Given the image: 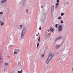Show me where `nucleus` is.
<instances>
[{"mask_svg":"<svg viewBox=\"0 0 73 73\" xmlns=\"http://www.w3.org/2000/svg\"><path fill=\"white\" fill-rule=\"evenodd\" d=\"M69 3L68 2H67L65 3L64 4V5L65 7H66L68 5H69Z\"/></svg>","mask_w":73,"mask_h":73,"instance_id":"f8f14e48","label":"nucleus"},{"mask_svg":"<svg viewBox=\"0 0 73 73\" xmlns=\"http://www.w3.org/2000/svg\"><path fill=\"white\" fill-rule=\"evenodd\" d=\"M20 41L21 42H24V40H23L22 39Z\"/></svg>","mask_w":73,"mask_h":73,"instance_id":"bb28decb","label":"nucleus"},{"mask_svg":"<svg viewBox=\"0 0 73 73\" xmlns=\"http://www.w3.org/2000/svg\"><path fill=\"white\" fill-rule=\"evenodd\" d=\"M7 1V0H2L1 2H0V4H3L4 3H5Z\"/></svg>","mask_w":73,"mask_h":73,"instance_id":"9d476101","label":"nucleus"},{"mask_svg":"<svg viewBox=\"0 0 73 73\" xmlns=\"http://www.w3.org/2000/svg\"><path fill=\"white\" fill-rule=\"evenodd\" d=\"M70 49V47L69 46H68L67 47L66 49V52H69V50Z\"/></svg>","mask_w":73,"mask_h":73,"instance_id":"6e6552de","label":"nucleus"},{"mask_svg":"<svg viewBox=\"0 0 73 73\" xmlns=\"http://www.w3.org/2000/svg\"><path fill=\"white\" fill-rule=\"evenodd\" d=\"M48 33H47V31H46L45 33V38L46 39L48 38Z\"/></svg>","mask_w":73,"mask_h":73,"instance_id":"0eeeda50","label":"nucleus"},{"mask_svg":"<svg viewBox=\"0 0 73 73\" xmlns=\"http://www.w3.org/2000/svg\"><path fill=\"white\" fill-rule=\"evenodd\" d=\"M4 25V23L3 22H2L1 24V26H2V25Z\"/></svg>","mask_w":73,"mask_h":73,"instance_id":"5701e85b","label":"nucleus"},{"mask_svg":"<svg viewBox=\"0 0 73 73\" xmlns=\"http://www.w3.org/2000/svg\"><path fill=\"white\" fill-rule=\"evenodd\" d=\"M2 22L1 21H0V24H1V23H2Z\"/></svg>","mask_w":73,"mask_h":73,"instance_id":"c9c22d12","label":"nucleus"},{"mask_svg":"<svg viewBox=\"0 0 73 73\" xmlns=\"http://www.w3.org/2000/svg\"><path fill=\"white\" fill-rule=\"evenodd\" d=\"M60 54V52H57L56 54Z\"/></svg>","mask_w":73,"mask_h":73,"instance_id":"f704fd0d","label":"nucleus"},{"mask_svg":"<svg viewBox=\"0 0 73 73\" xmlns=\"http://www.w3.org/2000/svg\"><path fill=\"white\" fill-rule=\"evenodd\" d=\"M61 45H62V44H58L56 45L55 46V48L56 49H59L60 48H61Z\"/></svg>","mask_w":73,"mask_h":73,"instance_id":"39448f33","label":"nucleus"},{"mask_svg":"<svg viewBox=\"0 0 73 73\" xmlns=\"http://www.w3.org/2000/svg\"><path fill=\"white\" fill-rule=\"evenodd\" d=\"M54 55V53H53L52 54L50 53L49 54L48 57L47 58H48V59H49V60H51L52 59V57H53Z\"/></svg>","mask_w":73,"mask_h":73,"instance_id":"f257e3e1","label":"nucleus"},{"mask_svg":"<svg viewBox=\"0 0 73 73\" xmlns=\"http://www.w3.org/2000/svg\"><path fill=\"white\" fill-rule=\"evenodd\" d=\"M41 37H40V36H39V38H38V42H40V38Z\"/></svg>","mask_w":73,"mask_h":73,"instance_id":"412c9836","label":"nucleus"},{"mask_svg":"<svg viewBox=\"0 0 73 73\" xmlns=\"http://www.w3.org/2000/svg\"><path fill=\"white\" fill-rule=\"evenodd\" d=\"M23 26H24V27H25V26L24 25H23Z\"/></svg>","mask_w":73,"mask_h":73,"instance_id":"c03bdc74","label":"nucleus"},{"mask_svg":"<svg viewBox=\"0 0 73 73\" xmlns=\"http://www.w3.org/2000/svg\"><path fill=\"white\" fill-rule=\"evenodd\" d=\"M0 60H1V62L3 63V58H1V56H0Z\"/></svg>","mask_w":73,"mask_h":73,"instance_id":"dca6fc26","label":"nucleus"},{"mask_svg":"<svg viewBox=\"0 0 73 73\" xmlns=\"http://www.w3.org/2000/svg\"><path fill=\"white\" fill-rule=\"evenodd\" d=\"M63 27L62 25H59L58 26L59 30L58 31V33H61V31H62Z\"/></svg>","mask_w":73,"mask_h":73,"instance_id":"20e7f679","label":"nucleus"},{"mask_svg":"<svg viewBox=\"0 0 73 73\" xmlns=\"http://www.w3.org/2000/svg\"><path fill=\"white\" fill-rule=\"evenodd\" d=\"M4 70L5 72H7V69H6L5 68H4Z\"/></svg>","mask_w":73,"mask_h":73,"instance_id":"cd10ccee","label":"nucleus"},{"mask_svg":"<svg viewBox=\"0 0 73 73\" xmlns=\"http://www.w3.org/2000/svg\"><path fill=\"white\" fill-rule=\"evenodd\" d=\"M18 50H19V52H20V50L19 49Z\"/></svg>","mask_w":73,"mask_h":73,"instance_id":"37998d69","label":"nucleus"},{"mask_svg":"<svg viewBox=\"0 0 73 73\" xmlns=\"http://www.w3.org/2000/svg\"><path fill=\"white\" fill-rule=\"evenodd\" d=\"M39 30H41V27L39 28Z\"/></svg>","mask_w":73,"mask_h":73,"instance_id":"58836bf2","label":"nucleus"},{"mask_svg":"<svg viewBox=\"0 0 73 73\" xmlns=\"http://www.w3.org/2000/svg\"><path fill=\"white\" fill-rule=\"evenodd\" d=\"M26 32V31L25 29H24L22 32L21 33V37L23 38L24 36V35L25 33V32Z\"/></svg>","mask_w":73,"mask_h":73,"instance_id":"f03ea898","label":"nucleus"},{"mask_svg":"<svg viewBox=\"0 0 73 73\" xmlns=\"http://www.w3.org/2000/svg\"><path fill=\"white\" fill-rule=\"evenodd\" d=\"M52 17H53V16H52Z\"/></svg>","mask_w":73,"mask_h":73,"instance_id":"de8ad7c7","label":"nucleus"},{"mask_svg":"<svg viewBox=\"0 0 73 73\" xmlns=\"http://www.w3.org/2000/svg\"><path fill=\"white\" fill-rule=\"evenodd\" d=\"M9 64L8 63H5V65H8Z\"/></svg>","mask_w":73,"mask_h":73,"instance_id":"b1692460","label":"nucleus"},{"mask_svg":"<svg viewBox=\"0 0 73 73\" xmlns=\"http://www.w3.org/2000/svg\"><path fill=\"white\" fill-rule=\"evenodd\" d=\"M10 43H11V42H10Z\"/></svg>","mask_w":73,"mask_h":73,"instance_id":"8fccbe9b","label":"nucleus"},{"mask_svg":"<svg viewBox=\"0 0 73 73\" xmlns=\"http://www.w3.org/2000/svg\"><path fill=\"white\" fill-rule=\"evenodd\" d=\"M56 2L58 3H60V1L59 0H57Z\"/></svg>","mask_w":73,"mask_h":73,"instance_id":"2f4dec72","label":"nucleus"},{"mask_svg":"<svg viewBox=\"0 0 73 73\" xmlns=\"http://www.w3.org/2000/svg\"><path fill=\"white\" fill-rule=\"evenodd\" d=\"M12 42L13 43V41H12Z\"/></svg>","mask_w":73,"mask_h":73,"instance_id":"49530a36","label":"nucleus"},{"mask_svg":"<svg viewBox=\"0 0 73 73\" xmlns=\"http://www.w3.org/2000/svg\"><path fill=\"white\" fill-rule=\"evenodd\" d=\"M62 24L63 23H64V22H63L62 21H61V22H60Z\"/></svg>","mask_w":73,"mask_h":73,"instance_id":"72a5a7b5","label":"nucleus"},{"mask_svg":"<svg viewBox=\"0 0 73 73\" xmlns=\"http://www.w3.org/2000/svg\"><path fill=\"white\" fill-rule=\"evenodd\" d=\"M23 26V25H19V27L21 28V29H22L23 28L22 27Z\"/></svg>","mask_w":73,"mask_h":73,"instance_id":"6ab92c4d","label":"nucleus"},{"mask_svg":"<svg viewBox=\"0 0 73 73\" xmlns=\"http://www.w3.org/2000/svg\"><path fill=\"white\" fill-rule=\"evenodd\" d=\"M59 5V3H56V5L55 8H57L58 7V5Z\"/></svg>","mask_w":73,"mask_h":73,"instance_id":"a211bd4d","label":"nucleus"},{"mask_svg":"<svg viewBox=\"0 0 73 73\" xmlns=\"http://www.w3.org/2000/svg\"><path fill=\"white\" fill-rule=\"evenodd\" d=\"M0 13L1 15H3V12H0Z\"/></svg>","mask_w":73,"mask_h":73,"instance_id":"473e14b6","label":"nucleus"},{"mask_svg":"<svg viewBox=\"0 0 73 73\" xmlns=\"http://www.w3.org/2000/svg\"><path fill=\"white\" fill-rule=\"evenodd\" d=\"M3 21H4V19H3Z\"/></svg>","mask_w":73,"mask_h":73,"instance_id":"09e8293b","label":"nucleus"},{"mask_svg":"<svg viewBox=\"0 0 73 73\" xmlns=\"http://www.w3.org/2000/svg\"><path fill=\"white\" fill-rule=\"evenodd\" d=\"M40 21H43V23H44V21H45V20L44 19V18H41Z\"/></svg>","mask_w":73,"mask_h":73,"instance_id":"2eb2a0df","label":"nucleus"},{"mask_svg":"<svg viewBox=\"0 0 73 73\" xmlns=\"http://www.w3.org/2000/svg\"><path fill=\"white\" fill-rule=\"evenodd\" d=\"M50 61V60H49V59L47 58V60H46V64H49V62Z\"/></svg>","mask_w":73,"mask_h":73,"instance_id":"4468645a","label":"nucleus"},{"mask_svg":"<svg viewBox=\"0 0 73 73\" xmlns=\"http://www.w3.org/2000/svg\"><path fill=\"white\" fill-rule=\"evenodd\" d=\"M8 58H11V57H10V56H8Z\"/></svg>","mask_w":73,"mask_h":73,"instance_id":"e433bc0d","label":"nucleus"},{"mask_svg":"<svg viewBox=\"0 0 73 73\" xmlns=\"http://www.w3.org/2000/svg\"><path fill=\"white\" fill-rule=\"evenodd\" d=\"M39 43H38L37 44V48H38V46H39Z\"/></svg>","mask_w":73,"mask_h":73,"instance_id":"7c9ffc66","label":"nucleus"},{"mask_svg":"<svg viewBox=\"0 0 73 73\" xmlns=\"http://www.w3.org/2000/svg\"><path fill=\"white\" fill-rule=\"evenodd\" d=\"M58 62H59L60 64H61V62H62V59L61 58H60L58 60Z\"/></svg>","mask_w":73,"mask_h":73,"instance_id":"ddd939ff","label":"nucleus"},{"mask_svg":"<svg viewBox=\"0 0 73 73\" xmlns=\"http://www.w3.org/2000/svg\"><path fill=\"white\" fill-rule=\"evenodd\" d=\"M54 10V6L52 5L51 7V11H52V12H53Z\"/></svg>","mask_w":73,"mask_h":73,"instance_id":"1a4fd4ad","label":"nucleus"},{"mask_svg":"<svg viewBox=\"0 0 73 73\" xmlns=\"http://www.w3.org/2000/svg\"><path fill=\"white\" fill-rule=\"evenodd\" d=\"M9 46H12V45H10Z\"/></svg>","mask_w":73,"mask_h":73,"instance_id":"a19ab883","label":"nucleus"},{"mask_svg":"<svg viewBox=\"0 0 73 73\" xmlns=\"http://www.w3.org/2000/svg\"><path fill=\"white\" fill-rule=\"evenodd\" d=\"M17 52H18V50H15V52L14 53V54H17L18 53Z\"/></svg>","mask_w":73,"mask_h":73,"instance_id":"9b49d317","label":"nucleus"},{"mask_svg":"<svg viewBox=\"0 0 73 73\" xmlns=\"http://www.w3.org/2000/svg\"><path fill=\"white\" fill-rule=\"evenodd\" d=\"M44 54H42V55H41V57H44Z\"/></svg>","mask_w":73,"mask_h":73,"instance_id":"c85d7f7f","label":"nucleus"},{"mask_svg":"<svg viewBox=\"0 0 73 73\" xmlns=\"http://www.w3.org/2000/svg\"><path fill=\"white\" fill-rule=\"evenodd\" d=\"M63 11H64L65 9L64 8H63Z\"/></svg>","mask_w":73,"mask_h":73,"instance_id":"4c0bfd02","label":"nucleus"},{"mask_svg":"<svg viewBox=\"0 0 73 73\" xmlns=\"http://www.w3.org/2000/svg\"><path fill=\"white\" fill-rule=\"evenodd\" d=\"M58 19H59L60 20L61 19V17H58Z\"/></svg>","mask_w":73,"mask_h":73,"instance_id":"c756f323","label":"nucleus"},{"mask_svg":"<svg viewBox=\"0 0 73 73\" xmlns=\"http://www.w3.org/2000/svg\"><path fill=\"white\" fill-rule=\"evenodd\" d=\"M41 8H43V6H41Z\"/></svg>","mask_w":73,"mask_h":73,"instance_id":"ea45409f","label":"nucleus"},{"mask_svg":"<svg viewBox=\"0 0 73 73\" xmlns=\"http://www.w3.org/2000/svg\"><path fill=\"white\" fill-rule=\"evenodd\" d=\"M38 35H39V33H38Z\"/></svg>","mask_w":73,"mask_h":73,"instance_id":"a18cd8bd","label":"nucleus"},{"mask_svg":"<svg viewBox=\"0 0 73 73\" xmlns=\"http://www.w3.org/2000/svg\"><path fill=\"white\" fill-rule=\"evenodd\" d=\"M62 37L61 36H59L55 40V41H57L58 40H61V39H62Z\"/></svg>","mask_w":73,"mask_h":73,"instance_id":"423d86ee","label":"nucleus"},{"mask_svg":"<svg viewBox=\"0 0 73 73\" xmlns=\"http://www.w3.org/2000/svg\"><path fill=\"white\" fill-rule=\"evenodd\" d=\"M27 1V0H22V2H19V3L21 4V3H22V7L23 8H24L25 7V4Z\"/></svg>","mask_w":73,"mask_h":73,"instance_id":"7ed1b4c3","label":"nucleus"},{"mask_svg":"<svg viewBox=\"0 0 73 73\" xmlns=\"http://www.w3.org/2000/svg\"><path fill=\"white\" fill-rule=\"evenodd\" d=\"M25 12L27 13H28V9L26 10Z\"/></svg>","mask_w":73,"mask_h":73,"instance_id":"4be33fe9","label":"nucleus"},{"mask_svg":"<svg viewBox=\"0 0 73 73\" xmlns=\"http://www.w3.org/2000/svg\"><path fill=\"white\" fill-rule=\"evenodd\" d=\"M36 36H38V34H37V35H36Z\"/></svg>","mask_w":73,"mask_h":73,"instance_id":"79ce46f5","label":"nucleus"},{"mask_svg":"<svg viewBox=\"0 0 73 73\" xmlns=\"http://www.w3.org/2000/svg\"><path fill=\"white\" fill-rule=\"evenodd\" d=\"M23 72V70H22L21 71H18V73H21Z\"/></svg>","mask_w":73,"mask_h":73,"instance_id":"aec40b11","label":"nucleus"},{"mask_svg":"<svg viewBox=\"0 0 73 73\" xmlns=\"http://www.w3.org/2000/svg\"><path fill=\"white\" fill-rule=\"evenodd\" d=\"M58 27V24H56L55 25V27L56 28H57V27Z\"/></svg>","mask_w":73,"mask_h":73,"instance_id":"393cba45","label":"nucleus"},{"mask_svg":"<svg viewBox=\"0 0 73 73\" xmlns=\"http://www.w3.org/2000/svg\"><path fill=\"white\" fill-rule=\"evenodd\" d=\"M50 30L51 31V32H52L54 31V30L53 29V28H52V27H51L50 28Z\"/></svg>","mask_w":73,"mask_h":73,"instance_id":"f3484780","label":"nucleus"},{"mask_svg":"<svg viewBox=\"0 0 73 73\" xmlns=\"http://www.w3.org/2000/svg\"><path fill=\"white\" fill-rule=\"evenodd\" d=\"M61 16H64V14L63 13H61Z\"/></svg>","mask_w":73,"mask_h":73,"instance_id":"a878e982","label":"nucleus"}]
</instances>
